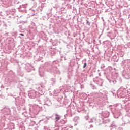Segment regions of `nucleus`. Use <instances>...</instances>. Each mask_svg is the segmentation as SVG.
<instances>
[{
  "mask_svg": "<svg viewBox=\"0 0 130 130\" xmlns=\"http://www.w3.org/2000/svg\"><path fill=\"white\" fill-rule=\"evenodd\" d=\"M55 116H56L55 119L56 121H58L59 120V119H60V116H59V115L55 114Z\"/></svg>",
  "mask_w": 130,
  "mask_h": 130,
  "instance_id": "1",
  "label": "nucleus"
},
{
  "mask_svg": "<svg viewBox=\"0 0 130 130\" xmlns=\"http://www.w3.org/2000/svg\"><path fill=\"white\" fill-rule=\"evenodd\" d=\"M86 66H87V63H85L83 66V69H85V68H86Z\"/></svg>",
  "mask_w": 130,
  "mask_h": 130,
  "instance_id": "2",
  "label": "nucleus"
},
{
  "mask_svg": "<svg viewBox=\"0 0 130 130\" xmlns=\"http://www.w3.org/2000/svg\"><path fill=\"white\" fill-rule=\"evenodd\" d=\"M87 24H88V25H89V26H90V23L88 21H87Z\"/></svg>",
  "mask_w": 130,
  "mask_h": 130,
  "instance_id": "3",
  "label": "nucleus"
},
{
  "mask_svg": "<svg viewBox=\"0 0 130 130\" xmlns=\"http://www.w3.org/2000/svg\"><path fill=\"white\" fill-rule=\"evenodd\" d=\"M20 35L21 36H24V34H20Z\"/></svg>",
  "mask_w": 130,
  "mask_h": 130,
  "instance_id": "4",
  "label": "nucleus"
}]
</instances>
